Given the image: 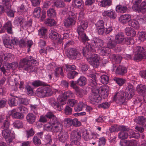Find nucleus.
<instances>
[{
  "instance_id": "1",
  "label": "nucleus",
  "mask_w": 146,
  "mask_h": 146,
  "mask_svg": "<svg viewBox=\"0 0 146 146\" xmlns=\"http://www.w3.org/2000/svg\"><path fill=\"white\" fill-rule=\"evenodd\" d=\"M134 91L132 85H129L124 91H120L117 93L114 96L113 100L120 104H123L125 101V99H131L134 95Z\"/></svg>"
},
{
  "instance_id": "2",
  "label": "nucleus",
  "mask_w": 146,
  "mask_h": 146,
  "mask_svg": "<svg viewBox=\"0 0 146 146\" xmlns=\"http://www.w3.org/2000/svg\"><path fill=\"white\" fill-rule=\"evenodd\" d=\"M104 41L97 38H94L86 43V48L88 53L90 52H96V48H99L104 44Z\"/></svg>"
},
{
  "instance_id": "3",
  "label": "nucleus",
  "mask_w": 146,
  "mask_h": 146,
  "mask_svg": "<svg viewBox=\"0 0 146 146\" xmlns=\"http://www.w3.org/2000/svg\"><path fill=\"white\" fill-rule=\"evenodd\" d=\"M86 49L85 48H83L81 53L75 48H69L66 51V54L67 56L71 59L80 60L82 58L83 55H84L86 54L88 55Z\"/></svg>"
},
{
  "instance_id": "4",
  "label": "nucleus",
  "mask_w": 146,
  "mask_h": 146,
  "mask_svg": "<svg viewBox=\"0 0 146 146\" xmlns=\"http://www.w3.org/2000/svg\"><path fill=\"white\" fill-rule=\"evenodd\" d=\"M36 94L38 97L42 98L51 96L52 94V92L50 88L44 87L42 88H38Z\"/></svg>"
},
{
  "instance_id": "5",
  "label": "nucleus",
  "mask_w": 146,
  "mask_h": 146,
  "mask_svg": "<svg viewBox=\"0 0 146 146\" xmlns=\"http://www.w3.org/2000/svg\"><path fill=\"white\" fill-rule=\"evenodd\" d=\"M101 97L99 95V90L92 91V92L89 96V102L93 104H95L99 103L101 100Z\"/></svg>"
},
{
  "instance_id": "6",
  "label": "nucleus",
  "mask_w": 146,
  "mask_h": 146,
  "mask_svg": "<svg viewBox=\"0 0 146 146\" xmlns=\"http://www.w3.org/2000/svg\"><path fill=\"white\" fill-rule=\"evenodd\" d=\"M29 60L27 58H23L20 62V66L23 69L29 72L34 71L35 67L33 66Z\"/></svg>"
},
{
  "instance_id": "7",
  "label": "nucleus",
  "mask_w": 146,
  "mask_h": 146,
  "mask_svg": "<svg viewBox=\"0 0 146 146\" xmlns=\"http://www.w3.org/2000/svg\"><path fill=\"white\" fill-rule=\"evenodd\" d=\"M76 13L70 12L68 16L64 21V25L67 27H70L74 24L76 18Z\"/></svg>"
},
{
  "instance_id": "8",
  "label": "nucleus",
  "mask_w": 146,
  "mask_h": 146,
  "mask_svg": "<svg viewBox=\"0 0 146 146\" xmlns=\"http://www.w3.org/2000/svg\"><path fill=\"white\" fill-rule=\"evenodd\" d=\"M64 124L67 127H69L72 125L76 127L80 126L81 125V122L76 118L73 119L69 118H66L64 121Z\"/></svg>"
},
{
  "instance_id": "9",
  "label": "nucleus",
  "mask_w": 146,
  "mask_h": 146,
  "mask_svg": "<svg viewBox=\"0 0 146 146\" xmlns=\"http://www.w3.org/2000/svg\"><path fill=\"white\" fill-rule=\"evenodd\" d=\"M92 54V56L88 58V61L94 67L97 68L99 65L100 58L96 54L94 53Z\"/></svg>"
},
{
  "instance_id": "10",
  "label": "nucleus",
  "mask_w": 146,
  "mask_h": 146,
  "mask_svg": "<svg viewBox=\"0 0 146 146\" xmlns=\"http://www.w3.org/2000/svg\"><path fill=\"white\" fill-rule=\"evenodd\" d=\"M81 137V134L79 131H74L71 133L70 141L72 143L75 145H79L80 144L79 141Z\"/></svg>"
},
{
  "instance_id": "11",
  "label": "nucleus",
  "mask_w": 146,
  "mask_h": 146,
  "mask_svg": "<svg viewBox=\"0 0 146 146\" xmlns=\"http://www.w3.org/2000/svg\"><path fill=\"white\" fill-rule=\"evenodd\" d=\"M2 135L5 139L6 141L9 143L12 142L14 138L13 134L9 129L2 130Z\"/></svg>"
},
{
  "instance_id": "12",
  "label": "nucleus",
  "mask_w": 146,
  "mask_h": 146,
  "mask_svg": "<svg viewBox=\"0 0 146 146\" xmlns=\"http://www.w3.org/2000/svg\"><path fill=\"white\" fill-rule=\"evenodd\" d=\"M88 23L86 20L78 21L77 22V31L83 32L88 27Z\"/></svg>"
},
{
  "instance_id": "13",
  "label": "nucleus",
  "mask_w": 146,
  "mask_h": 146,
  "mask_svg": "<svg viewBox=\"0 0 146 146\" xmlns=\"http://www.w3.org/2000/svg\"><path fill=\"white\" fill-rule=\"evenodd\" d=\"M115 40L117 44H125L126 40L123 33L122 32L118 33L116 35Z\"/></svg>"
},
{
  "instance_id": "14",
  "label": "nucleus",
  "mask_w": 146,
  "mask_h": 146,
  "mask_svg": "<svg viewBox=\"0 0 146 146\" xmlns=\"http://www.w3.org/2000/svg\"><path fill=\"white\" fill-rule=\"evenodd\" d=\"M3 42L6 47L11 48L13 46L14 44L16 43V41L13 39L11 40L7 38L3 40Z\"/></svg>"
},
{
  "instance_id": "15",
  "label": "nucleus",
  "mask_w": 146,
  "mask_h": 146,
  "mask_svg": "<svg viewBox=\"0 0 146 146\" xmlns=\"http://www.w3.org/2000/svg\"><path fill=\"white\" fill-rule=\"evenodd\" d=\"M116 68L115 73L118 75L123 76L127 72V69L124 66L119 65L117 67L115 66L114 68Z\"/></svg>"
},
{
  "instance_id": "16",
  "label": "nucleus",
  "mask_w": 146,
  "mask_h": 146,
  "mask_svg": "<svg viewBox=\"0 0 146 146\" xmlns=\"http://www.w3.org/2000/svg\"><path fill=\"white\" fill-rule=\"evenodd\" d=\"M68 137V133L67 131H64L58 134V139L60 141L64 143L67 140Z\"/></svg>"
},
{
  "instance_id": "17",
  "label": "nucleus",
  "mask_w": 146,
  "mask_h": 146,
  "mask_svg": "<svg viewBox=\"0 0 146 146\" xmlns=\"http://www.w3.org/2000/svg\"><path fill=\"white\" fill-rule=\"evenodd\" d=\"M66 97H64L62 94L59 96L57 99V104H58V107L60 108V106L62 107V109L63 108V105L66 104Z\"/></svg>"
},
{
  "instance_id": "18",
  "label": "nucleus",
  "mask_w": 146,
  "mask_h": 146,
  "mask_svg": "<svg viewBox=\"0 0 146 146\" xmlns=\"http://www.w3.org/2000/svg\"><path fill=\"white\" fill-rule=\"evenodd\" d=\"M66 97H64L62 94L59 96L57 99V104H58V107L60 108V106L62 107V109L63 108V105L66 104Z\"/></svg>"
},
{
  "instance_id": "19",
  "label": "nucleus",
  "mask_w": 146,
  "mask_h": 146,
  "mask_svg": "<svg viewBox=\"0 0 146 146\" xmlns=\"http://www.w3.org/2000/svg\"><path fill=\"white\" fill-rule=\"evenodd\" d=\"M131 19V17L129 14H125L121 15L119 19L120 22L123 24L129 23Z\"/></svg>"
},
{
  "instance_id": "20",
  "label": "nucleus",
  "mask_w": 146,
  "mask_h": 146,
  "mask_svg": "<svg viewBox=\"0 0 146 146\" xmlns=\"http://www.w3.org/2000/svg\"><path fill=\"white\" fill-rule=\"evenodd\" d=\"M108 40L107 43V47L109 49H113L115 48L117 44L115 40L111 39L110 37L108 36L106 38Z\"/></svg>"
},
{
  "instance_id": "21",
  "label": "nucleus",
  "mask_w": 146,
  "mask_h": 146,
  "mask_svg": "<svg viewBox=\"0 0 146 146\" xmlns=\"http://www.w3.org/2000/svg\"><path fill=\"white\" fill-rule=\"evenodd\" d=\"M102 14L104 16H107L113 19H115L117 16L116 13L113 10L105 11L102 13Z\"/></svg>"
},
{
  "instance_id": "22",
  "label": "nucleus",
  "mask_w": 146,
  "mask_h": 146,
  "mask_svg": "<svg viewBox=\"0 0 146 146\" xmlns=\"http://www.w3.org/2000/svg\"><path fill=\"white\" fill-rule=\"evenodd\" d=\"M79 35V38L80 39L83 43H85L88 42L90 40L88 38V37L86 35V34L84 33V31L80 32L77 31Z\"/></svg>"
},
{
  "instance_id": "23",
  "label": "nucleus",
  "mask_w": 146,
  "mask_h": 146,
  "mask_svg": "<svg viewBox=\"0 0 146 146\" xmlns=\"http://www.w3.org/2000/svg\"><path fill=\"white\" fill-rule=\"evenodd\" d=\"M15 112V110H13L11 111V115L13 118L17 119H22L24 117V116L23 113L19 112Z\"/></svg>"
},
{
  "instance_id": "24",
  "label": "nucleus",
  "mask_w": 146,
  "mask_h": 146,
  "mask_svg": "<svg viewBox=\"0 0 146 146\" xmlns=\"http://www.w3.org/2000/svg\"><path fill=\"white\" fill-rule=\"evenodd\" d=\"M36 116L33 113H30L27 114L26 116L27 122L30 124H33L35 121Z\"/></svg>"
},
{
  "instance_id": "25",
  "label": "nucleus",
  "mask_w": 146,
  "mask_h": 146,
  "mask_svg": "<svg viewBox=\"0 0 146 146\" xmlns=\"http://www.w3.org/2000/svg\"><path fill=\"white\" fill-rule=\"evenodd\" d=\"M107 88V86H106L100 88L99 90V94H101L104 99L106 98L108 96V90Z\"/></svg>"
},
{
  "instance_id": "26",
  "label": "nucleus",
  "mask_w": 146,
  "mask_h": 146,
  "mask_svg": "<svg viewBox=\"0 0 146 146\" xmlns=\"http://www.w3.org/2000/svg\"><path fill=\"white\" fill-rule=\"evenodd\" d=\"M128 10L127 7L125 5H119L116 7V11L119 13H123L126 12Z\"/></svg>"
},
{
  "instance_id": "27",
  "label": "nucleus",
  "mask_w": 146,
  "mask_h": 146,
  "mask_svg": "<svg viewBox=\"0 0 146 146\" xmlns=\"http://www.w3.org/2000/svg\"><path fill=\"white\" fill-rule=\"evenodd\" d=\"M3 27L8 33L12 34L13 33L12 30L13 26L11 21H8L4 25Z\"/></svg>"
},
{
  "instance_id": "28",
  "label": "nucleus",
  "mask_w": 146,
  "mask_h": 146,
  "mask_svg": "<svg viewBox=\"0 0 146 146\" xmlns=\"http://www.w3.org/2000/svg\"><path fill=\"white\" fill-rule=\"evenodd\" d=\"M49 103L54 107L56 109V110L59 111H61L62 110V107H60L58 108V104H57V103L56 102L54 98H52L49 99Z\"/></svg>"
},
{
  "instance_id": "29",
  "label": "nucleus",
  "mask_w": 146,
  "mask_h": 146,
  "mask_svg": "<svg viewBox=\"0 0 146 146\" xmlns=\"http://www.w3.org/2000/svg\"><path fill=\"white\" fill-rule=\"evenodd\" d=\"M17 64V62H13L11 63H7L5 66L7 71L9 72L11 69L12 70L16 68Z\"/></svg>"
},
{
  "instance_id": "30",
  "label": "nucleus",
  "mask_w": 146,
  "mask_h": 146,
  "mask_svg": "<svg viewBox=\"0 0 146 146\" xmlns=\"http://www.w3.org/2000/svg\"><path fill=\"white\" fill-rule=\"evenodd\" d=\"M141 0H134L132 1L133 5L132 9L135 11H138L139 5L141 3Z\"/></svg>"
},
{
  "instance_id": "31",
  "label": "nucleus",
  "mask_w": 146,
  "mask_h": 146,
  "mask_svg": "<svg viewBox=\"0 0 146 146\" xmlns=\"http://www.w3.org/2000/svg\"><path fill=\"white\" fill-rule=\"evenodd\" d=\"M47 29L46 28L42 27L38 30V35L41 37L46 38L47 37Z\"/></svg>"
},
{
  "instance_id": "32",
  "label": "nucleus",
  "mask_w": 146,
  "mask_h": 146,
  "mask_svg": "<svg viewBox=\"0 0 146 146\" xmlns=\"http://www.w3.org/2000/svg\"><path fill=\"white\" fill-rule=\"evenodd\" d=\"M42 142L43 145H44L46 146L49 145L52 142V138L51 135L49 134L46 135Z\"/></svg>"
},
{
  "instance_id": "33",
  "label": "nucleus",
  "mask_w": 146,
  "mask_h": 146,
  "mask_svg": "<svg viewBox=\"0 0 146 146\" xmlns=\"http://www.w3.org/2000/svg\"><path fill=\"white\" fill-rule=\"evenodd\" d=\"M137 91L139 94H146V86L142 84L138 85L137 87Z\"/></svg>"
},
{
  "instance_id": "34",
  "label": "nucleus",
  "mask_w": 146,
  "mask_h": 146,
  "mask_svg": "<svg viewBox=\"0 0 146 146\" xmlns=\"http://www.w3.org/2000/svg\"><path fill=\"white\" fill-rule=\"evenodd\" d=\"M135 121L137 123L143 125L146 123V118L143 116H139L136 118Z\"/></svg>"
},
{
  "instance_id": "35",
  "label": "nucleus",
  "mask_w": 146,
  "mask_h": 146,
  "mask_svg": "<svg viewBox=\"0 0 146 146\" xmlns=\"http://www.w3.org/2000/svg\"><path fill=\"white\" fill-rule=\"evenodd\" d=\"M110 50L106 47H101V48L98 50L99 53L102 56H104L110 53Z\"/></svg>"
},
{
  "instance_id": "36",
  "label": "nucleus",
  "mask_w": 146,
  "mask_h": 146,
  "mask_svg": "<svg viewBox=\"0 0 146 146\" xmlns=\"http://www.w3.org/2000/svg\"><path fill=\"white\" fill-rule=\"evenodd\" d=\"M138 12H141L143 13H146V1H144L141 3L139 5V7L138 9Z\"/></svg>"
},
{
  "instance_id": "37",
  "label": "nucleus",
  "mask_w": 146,
  "mask_h": 146,
  "mask_svg": "<svg viewBox=\"0 0 146 146\" xmlns=\"http://www.w3.org/2000/svg\"><path fill=\"white\" fill-rule=\"evenodd\" d=\"M143 59H146V54L136 53L133 58L134 60L137 62L141 61Z\"/></svg>"
},
{
  "instance_id": "38",
  "label": "nucleus",
  "mask_w": 146,
  "mask_h": 146,
  "mask_svg": "<svg viewBox=\"0 0 146 146\" xmlns=\"http://www.w3.org/2000/svg\"><path fill=\"white\" fill-rule=\"evenodd\" d=\"M63 126L61 124H58L56 125H54L52 126V131L54 132H60L61 133L64 131L62 130Z\"/></svg>"
},
{
  "instance_id": "39",
  "label": "nucleus",
  "mask_w": 146,
  "mask_h": 146,
  "mask_svg": "<svg viewBox=\"0 0 146 146\" xmlns=\"http://www.w3.org/2000/svg\"><path fill=\"white\" fill-rule=\"evenodd\" d=\"M54 6L57 8H63L65 6V4L64 2L62 0L54 1Z\"/></svg>"
},
{
  "instance_id": "40",
  "label": "nucleus",
  "mask_w": 146,
  "mask_h": 146,
  "mask_svg": "<svg viewBox=\"0 0 146 146\" xmlns=\"http://www.w3.org/2000/svg\"><path fill=\"white\" fill-rule=\"evenodd\" d=\"M82 137L86 141L90 140V137L91 133H89L86 129H83L82 131Z\"/></svg>"
},
{
  "instance_id": "41",
  "label": "nucleus",
  "mask_w": 146,
  "mask_h": 146,
  "mask_svg": "<svg viewBox=\"0 0 146 146\" xmlns=\"http://www.w3.org/2000/svg\"><path fill=\"white\" fill-rule=\"evenodd\" d=\"M82 137L86 141L90 140V137L91 133H89L86 129H83L82 131Z\"/></svg>"
},
{
  "instance_id": "42",
  "label": "nucleus",
  "mask_w": 146,
  "mask_h": 146,
  "mask_svg": "<svg viewBox=\"0 0 146 146\" xmlns=\"http://www.w3.org/2000/svg\"><path fill=\"white\" fill-rule=\"evenodd\" d=\"M60 36V35L59 34L54 31H51L49 35V38L54 40H56Z\"/></svg>"
},
{
  "instance_id": "43",
  "label": "nucleus",
  "mask_w": 146,
  "mask_h": 146,
  "mask_svg": "<svg viewBox=\"0 0 146 146\" xmlns=\"http://www.w3.org/2000/svg\"><path fill=\"white\" fill-rule=\"evenodd\" d=\"M86 81L87 79L85 77L81 76L77 80L76 84L80 86H83L86 84Z\"/></svg>"
},
{
  "instance_id": "44",
  "label": "nucleus",
  "mask_w": 146,
  "mask_h": 146,
  "mask_svg": "<svg viewBox=\"0 0 146 146\" xmlns=\"http://www.w3.org/2000/svg\"><path fill=\"white\" fill-rule=\"evenodd\" d=\"M129 25L136 29H138L139 28V25L138 22L134 19H131L129 23Z\"/></svg>"
},
{
  "instance_id": "45",
  "label": "nucleus",
  "mask_w": 146,
  "mask_h": 146,
  "mask_svg": "<svg viewBox=\"0 0 146 146\" xmlns=\"http://www.w3.org/2000/svg\"><path fill=\"white\" fill-rule=\"evenodd\" d=\"M113 80L120 86H122L126 81L125 79L116 77H114Z\"/></svg>"
},
{
  "instance_id": "46",
  "label": "nucleus",
  "mask_w": 146,
  "mask_h": 146,
  "mask_svg": "<svg viewBox=\"0 0 146 146\" xmlns=\"http://www.w3.org/2000/svg\"><path fill=\"white\" fill-rule=\"evenodd\" d=\"M13 126L16 128L19 129L22 128L23 126V123L22 121L17 120L15 121L13 123Z\"/></svg>"
},
{
  "instance_id": "47",
  "label": "nucleus",
  "mask_w": 146,
  "mask_h": 146,
  "mask_svg": "<svg viewBox=\"0 0 146 146\" xmlns=\"http://www.w3.org/2000/svg\"><path fill=\"white\" fill-rule=\"evenodd\" d=\"M94 80H91L90 83V85L92 87L91 90L93 91L94 90V91L99 90V87L98 86L97 83L96 81Z\"/></svg>"
},
{
  "instance_id": "48",
  "label": "nucleus",
  "mask_w": 146,
  "mask_h": 146,
  "mask_svg": "<svg viewBox=\"0 0 146 146\" xmlns=\"http://www.w3.org/2000/svg\"><path fill=\"white\" fill-rule=\"evenodd\" d=\"M8 102L10 106H13L17 105L18 101L15 98L12 97L9 99Z\"/></svg>"
},
{
  "instance_id": "49",
  "label": "nucleus",
  "mask_w": 146,
  "mask_h": 146,
  "mask_svg": "<svg viewBox=\"0 0 146 146\" xmlns=\"http://www.w3.org/2000/svg\"><path fill=\"white\" fill-rule=\"evenodd\" d=\"M24 21L23 18L22 17H16L14 21V24L17 25H21Z\"/></svg>"
},
{
  "instance_id": "50",
  "label": "nucleus",
  "mask_w": 146,
  "mask_h": 146,
  "mask_svg": "<svg viewBox=\"0 0 146 146\" xmlns=\"http://www.w3.org/2000/svg\"><path fill=\"white\" fill-rule=\"evenodd\" d=\"M33 14V16L35 17L39 18L40 16V8L39 7L35 8Z\"/></svg>"
},
{
  "instance_id": "51",
  "label": "nucleus",
  "mask_w": 146,
  "mask_h": 146,
  "mask_svg": "<svg viewBox=\"0 0 146 146\" xmlns=\"http://www.w3.org/2000/svg\"><path fill=\"white\" fill-rule=\"evenodd\" d=\"M134 51L137 53L142 54H146L145 52V50L142 47L140 46H137L135 48Z\"/></svg>"
},
{
  "instance_id": "52",
  "label": "nucleus",
  "mask_w": 146,
  "mask_h": 146,
  "mask_svg": "<svg viewBox=\"0 0 146 146\" xmlns=\"http://www.w3.org/2000/svg\"><path fill=\"white\" fill-rule=\"evenodd\" d=\"M100 80L102 84H107L108 83L109 78L107 75H104L101 76Z\"/></svg>"
},
{
  "instance_id": "53",
  "label": "nucleus",
  "mask_w": 146,
  "mask_h": 146,
  "mask_svg": "<svg viewBox=\"0 0 146 146\" xmlns=\"http://www.w3.org/2000/svg\"><path fill=\"white\" fill-rule=\"evenodd\" d=\"M139 39L141 41H143L146 39V33L143 31H139L138 34Z\"/></svg>"
},
{
  "instance_id": "54",
  "label": "nucleus",
  "mask_w": 146,
  "mask_h": 146,
  "mask_svg": "<svg viewBox=\"0 0 146 146\" xmlns=\"http://www.w3.org/2000/svg\"><path fill=\"white\" fill-rule=\"evenodd\" d=\"M45 24L49 26H52L55 25L56 24V21L53 19H47L45 22Z\"/></svg>"
},
{
  "instance_id": "55",
  "label": "nucleus",
  "mask_w": 146,
  "mask_h": 146,
  "mask_svg": "<svg viewBox=\"0 0 146 146\" xmlns=\"http://www.w3.org/2000/svg\"><path fill=\"white\" fill-rule=\"evenodd\" d=\"M85 107V104L82 102H79L76 107L74 109L76 111H79L82 110Z\"/></svg>"
},
{
  "instance_id": "56",
  "label": "nucleus",
  "mask_w": 146,
  "mask_h": 146,
  "mask_svg": "<svg viewBox=\"0 0 146 146\" xmlns=\"http://www.w3.org/2000/svg\"><path fill=\"white\" fill-rule=\"evenodd\" d=\"M76 67L74 65H66L65 66L64 70L66 72H71L76 69Z\"/></svg>"
},
{
  "instance_id": "57",
  "label": "nucleus",
  "mask_w": 146,
  "mask_h": 146,
  "mask_svg": "<svg viewBox=\"0 0 146 146\" xmlns=\"http://www.w3.org/2000/svg\"><path fill=\"white\" fill-rule=\"evenodd\" d=\"M53 48H50L49 46H48L46 47V49L43 48L42 49H41L39 52L41 54L43 55L46 54L47 51L50 52L51 50H53Z\"/></svg>"
},
{
  "instance_id": "58",
  "label": "nucleus",
  "mask_w": 146,
  "mask_h": 146,
  "mask_svg": "<svg viewBox=\"0 0 146 146\" xmlns=\"http://www.w3.org/2000/svg\"><path fill=\"white\" fill-rule=\"evenodd\" d=\"M32 85L35 87H38L39 86L44 85V83L42 82L39 80H35L31 83Z\"/></svg>"
},
{
  "instance_id": "59",
  "label": "nucleus",
  "mask_w": 146,
  "mask_h": 146,
  "mask_svg": "<svg viewBox=\"0 0 146 146\" xmlns=\"http://www.w3.org/2000/svg\"><path fill=\"white\" fill-rule=\"evenodd\" d=\"M47 14L48 16L55 17L56 15V11L53 8H50L47 11Z\"/></svg>"
},
{
  "instance_id": "60",
  "label": "nucleus",
  "mask_w": 146,
  "mask_h": 146,
  "mask_svg": "<svg viewBox=\"0 0 146 146\" xmlns=\"http://www.w3.org/2000/svg\"><path fill=\"white\" fill-rule=\"evenodd\" d=\"M10 125V123L9 121L6 120H5L3 123L2 125L1 126V128L4 129H8Z\"/></svg>"
},
{
  "instance_id": "61",
  "label": "nucleus",
  "mask_w": 146,
  "mask_h": 146,
  "mask_svg": "<svg viewBox=\"0 0 146 146\" xmlns=\"http://www.w3.org/2000/svg\"><path fill=\"white\" fill-rule=\"evenodd\" d=\"M50 124L52 126H54V125H56L58 124H61L55 117H54L50 119Z\"/></svg>"
},
{
  "instance_id": "62",
  "label": "nucleus",
  "mask_w": 146,
  "mask_h": 146,
  "mask_svg": "<svg viewBox=\"0 0 146 146\" xmlns=\"http://www.w3.org/2000/svg\"><path fill=\"white\" fill-rule=\"evenodd\" d=\"M63 71V69L62 68L59 67L56 68L55 69V72L56 76H57L58 74H60L61 76L64 77V74Z\"/></svg>"
},
{
  "instance_id": "63",
  "label": "nucleus",
  "mask_w": 146,
  "mask_h": 146,
  "mask_svg": "<svg viewBox=\"0 0 146 146\" xmlns=\"http://www.w3.org/2000/svg\"><path fill=\"white\" fill-rule=\"evenodd\" d=\"M63 94L64 96L66 97V99L68 98H74L75 97L74 95L71 91H68L64 92Z\"/></svg>"
},
{
  "instance_id": "64",
  "label": "nucleus",
  "mask_w": 146,
  "mask_h": 146,
  "mask_svg": "<svg viewBox=\"0 0 146 146\" xmlns=\"http://www.w3.org/2000/svg\"><path fill=\"white\" fill-rule=\"evenodd\" d=\"M111 0H102L101 1V5L103 7L110 6L111 4Z\"/></svg>"
}]
</instances>
